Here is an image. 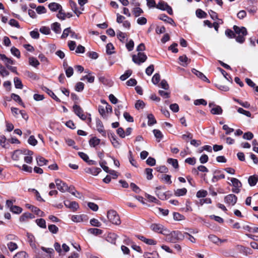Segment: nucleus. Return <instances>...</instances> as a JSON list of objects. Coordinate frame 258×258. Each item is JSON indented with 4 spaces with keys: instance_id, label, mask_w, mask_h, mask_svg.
<instances>
[{
    "instance_id": "1",
    "label": "nucleus",
    "mask_w": 258,
    "mask_h": 258,
    "mask_svg": "<svg viewBox=\"0 0 258 258\" xmlns=\"http://www.w3.org/2000/svg\"><path fill=\"white\" fill-rule=\"evenodd\" d=\"M166 236V240L171 243H176L178 240H182L184 239L183 235L181 232L178 231H173Z\"/></svg>"
},
{
    "instance_id": "2",
    "label": "nucleus",
    "mask_w": 258,
    "mask_h": 258,
    "mask_svg": "<svg viewBox=\"0 0 258 258\" xmlns=\"http://www.w3.org/2000/svg\"><path fill=\"white\" fill-rule=\"evenodd\" d=\"M107 216L109 221L113 224L118 225L121 223L120 217L115 211L113 210L108 211Z\"/></svg>"
},
{
    "instance_id": "3",
    "label": "nucleus",
    "mask_w": 258,
    "mask_h": 258,
    "mask_svg": "<svg viewBox=\"0 0 258 258\" xmlns=\"http://www.w3.org/2000/svg\"><path fill=\"white\" fill-rule=\"evenodd\" d=\"M150 228L153 231L163 235H168V233L169 232V231L167 228L160 224H152Z\"/></svg>"
},
{
    "instance_id": "4",
    "label": "nucleus",
    "mask_w": 258,
    "mask_h": 258,
    "mask_svg": "<svg viewBox=\"0 0 258 258\" xmlns=\"http://www.w3.org/2000/svg\"><path fill=\"white\" fill-rule=\"evenodd\" d=\"M147 59V55L144 53L139 52L137 55L132 56V60L134 63L140 65L144 62Z\"/></svg>"
},
{
    "instance_id": "5",
    "label": "nucleus",
    "mask_w": 258,
    "mask_h": 258,
    "mask_svg": "<svg viewBox=\"0 0 258 258\" xmlns=\"http://www.w3.org/2000/svg\"><path fill=\"white\" fill-rule=\"evenodd\" d=\"M157 9L166 11L170 15L173 14V11L171 7L169 6L167 3L164 2L163 1H160L156 7Z\"/></svg>"
},
{
    "instance_id": "6",
    "label": "nucleus",
    "mask_w": 258,
    "mask_h": 258,
    "mask_svg": "<svg viewBox=\"0 0 258 258\" xmlns=\"http://www.w3.org/2000/svg\"><path fill=\"white\" fill-rule=\"evenodd\" d=\"M230 181L232 183L233 188L232 189L233 192L238 194L240 191V188L242 186L241 182L236 178H231Z\"/></svg>"
},
{
    "instance_id": "7",
    "label": "nucleus",
    "mask_w": 258,
    "mask_h": 258,
    "mask_svg": "<svg viewBox=\"0 0 258 258\" xmlns=\"http://www.w3.org/2000/svg\"><path fill=\"white\" fill-rule=\"evenodd\" d=\"M55 182L57 189L61 192H64L70 189L65 182L59 179H56Z\"/></svg>"
},
{
    "instance_id": "8",
    "label": "nucleus",
    "mask_w": 258,
    "mask_h": 258,
    "mask_svg": "<svg viewBox=\"0 0 258 258\" xmlns=\"http://www.w3.org/2000/svg\"><path fill=\"white\" fill-rule=\"evenodd\" d=\"M73 108L75 113L81 119L84 120L87 118L86 115L84 113L83 109L80 106L75 104Z\"/></svg>"
},
{
    "instance_id": "9",
    "label": "nucleus",
    "mask_w": 258,
    "mask_h": 258,
    "mask_svg": "<svg viewBox=\"0 0 258 258\" xmlns=\"http://www.w3.org/2000/svg\"><path fill=\"white\" fill-rule=\"evenodd\" d=\"M237 200V197L233 194H229L224 198V202L228 205L234 206Z\"/></svg>"
},
{
    "instance_id": "10",
    "label": "nucleus",
    "mask_w": 258,
    "mask_h": 258,
    "mask_svg": "<svg viewBox=\"0 0 258 258\" xmlns=\"http://www.w3.org/2000/svg\"><path fill=\"white\" fill-rule=\"evenodd\" d=\"M96 126L97 131L104 137H106V131L104 129V126L102 121L99 119L96 120Z\"/></svg>"
},
{
    "instance_id": "11",
    "label": "nucleus",
    "mask_w": 258,
    "mask_h": 258,
    "mask_svg": "<svg viewBox=\"0 0 258 258\" xmlns=\"http://www.w3.org/2000/svg\"><path fill=\"white\" fill-rule=\"evenodd\" d=\"M0 59L4 62L7 68L11 66V65L14 64L15 63L14 60L11 58L8 57L4 54H0Z\"/></svg>"
},
{
    "instance_id": "12",
    "label": "nucleus",
    "mask_w": 258,
    "mask_h": 258,
    "mask_svg": "<svg viewBox=\"0 0 258 258\" xmlns=\"http://www.w3.org/2000/svg\"><path fill=\"white\" fill-rule=\"evenodd\" d=\"M64 204L66 207L71 209L74 211H76L79 208L78 204L75 201L71 202L67 200L64 202Z\"/></svg>"
},
{
    "instance_id": "13",
    "label": "nucleus",
    "mask_w": 258,
    "mask_h": 258,
    "mask_svg": "<svg viewBox=\"0 0 258 258\" xmlns=\"http://www.w3.org/2000/svg\"><path fill=\"white\" fill-rule=\"evenodd\" d=\"M137 237L139 239L141 240L147 244L153 245L157 244V241L153 239L147 238L144 236L140 235H137Z\"/></svg>"
},
{
    "instance_id": "14",
    "label": "nucleus",
    "mask_w": 258,
    "mask_h": 258,
    "mask_svg": "<svg viewBox=\"0 0 258 258\" xmlns=\"http://www.w3.org/2000/svg\"><path fill=\"white\" fill-rule=\"evenodd\" d=\"M233 29L238 35H246L247 32L246 29L244 27H239L236 25L234 26Z\"/></svg>"
},
{
    "instance_id": "15",
    "label": "nucleus",
    "mask_w": 258,
    "mask_h": 258,
    "mask_svg": "<svg viewBox=\"0 0 258 258\" xmlns=\"http://www.w3.org/2000/svg\"><path fill=\"white\" fill-rule=\"evenodd\" d=\"M213 176L212 181L213 182H216L221 179H224L225 178V175L221 173L220 171H215Z\"/></svg>"
},
{
    "instance_id": "16",
    "label": "nucleus",
    "mask_w": 258,
    "mask_h": 258,
    "mask_svg": "<svg viewBox=\"0 0 258 258\" xmlns=\"http://www.w3.org/2000/svg\"><path fill=\"white\" fill-rule=\"evenodd\" d=\"M179 60L181 62L180 64L184 67H187L190 62V59H188L185 55L180 56Z\"/></svg>"
},
{
    "instance_id": "17",
    "label": "nucleus",
    "mask_w": 258,
    "mask_h": 258,
    "mask_svg": "<svg viewBox=\"0 0 258 258\" xmlns=\"http://www.w3.org/2000/svg\"><path fill=\"white\" fill-rule=\"evenodd\" d=\"M159 19H160L165 22H167L169 24H170L171 25H172L173 26H175V22H174L172 18L168 17L167 15H166L165 14L161 15L159 16Z\"/></svg>"
},
{
    "instance_id": "18",
    "label": "nucleus",
    "mask_w": 258,
    "mask_h": 258,
    "mask_svg": "<svg viewBox=\"0 0 258 258\" xmlns=\"http://www.w3.org/2000/svg\"><path fill=\"white\" fill-rule=\"evenodd\" d=\"M117 237V235L115 233H109L106 237V240L110 243L115 244Z\"/></svg>"
},
{
    "instance_id": "19",
    "label": "nucleus",
    "mask_w": 258,
    "mask_h": 258,
    "mask_svg": "<svg viewBox=\"0 0 258 258\" xmlns=\"http://www.w3.org/2000/svg\"><path fill=\"white\" fill-rule=\"evenodd\" d=\"M100 140L96 137H92L89 141V144L91 147H96L100 143Z\"/></svg>"
},
{
    "instance_id": "20",
    "label": "nucleus",
    "mask_w": 258,
    "mask_h": 258,
    "mask_svg": "<svg viewBox=\"0 0 258 258\" xmlns=\"http://www.w3.org/2000/svg\"><path fill=\"white\" fill-rule=\"evenodd\" d=\"M192 73L202 80L209 82V80L202 72L194 69L192 70Z\"/></svg>"
},
{
    "instance_id": "21",
    "label": "nucleus",
    "mask_w": 258,
    "mask_h": 258,
    "mask_svg": "<svg viewBox=\"0 0 258 258\" xmlns=\"http://www.w3.org/2000/svg\"><path fill=\"white\" fill-rule=\"evenodd\" d=\"M223 110L222 108L217 105H214V107L211 109V113L213 114L220 115L222 113Z\"/></svg>"
},
{
    "instance_id": "22",
    "label": "nucleus",
    "mask_w": 258,
    "mask_h": 258,
    "mask_svg": "<svg viewBox=\"0 0 258 258\" xmlns=\"http://www.w3.org/2000/svg\"><path fill=\"white\" fill-rule=\"evenodd\" d=\"M101 171V169L98 167L89 168L86 170V172L95 176L97 175Z\"/></svg>"
},
{
    "instance_id": "23",
    "label": "nucleus",
    "mask_w": 258,
    "mask_h": 258,
    "mask_svg": "<svg viewBox=\"0 0 258 258\" xmlns=\"http://www.w3.org/2000/svg\"><path fill=\"white\" fill-rule=\"evenodd\" d=\"M162 188H163V187H162L161 186L157 187L156 188L155 192H156V195L158 196V197L160 199H161L162 200H164L166 199V195H165V194L164 192H162L160 191V190Z\"/></svg>"
},
{
    "instance_id": "24",
    "label": "nucleus",
    "mask_w": 258,
    "mask_h": 258,
    "mask_svg": "<svg viewBox=\"0 0 258 258\" xmlns=\"http://www.w3.org/2000/svg\"><path fill=\"white\" fill-rule=\"evenodd\" d=\"M49 9L53 12H55L57 10H59L61 8H62L60 5L56 3H52L49 4L48 5Z\"/></svg>"
},
{
    "instance_id": "25",
    "label": "nucleus",
    "mask_w": 258,
    "mask_h": 258,
    "mask_svg": "<svg viewBox=\"0 0 258 258\" xmlns=\"http://www.w3.org/2000/svg\"><path fill=\"white\" fill-rule=\"evenodd\" d=\"M52 30L56 34H59L61 32L60 24L58 22H55L51 24Z\"/></svg>"
},
{
    "instance_id": "26",
    "label": "nucleus",
    "mask_w": 258,
    "mask_h": 258,
    "mask_svg": "<svg viewBox=\"0 0 258 258\" xmlns=\"http://www.w3.org/2000/svg\"><path fill=\"white\" fill-rule=\"evenodd\" d=\"M99 164L100 166L102 168V169L107 173H109V174H113V173H115V171L113 170H110L107 166H106V162L105 161H102L99 162Z\"/></svg>"
},
{
    "instance_id": "27",
    "label": "nucleus",
    "mask_w": 258,
    "mask_h": 258,
    "mask_svg": "<svg viewBox=\"0 0 258 258\" xmlns=\"http://www.w3.org/2000/svg\"><path fill=\"white\" fill-rule=\"evenodd\" d=\"M258 181V176L257 175L250 176L248 179V182L250 186L255 185Z\"/></svg>"
},
{
    "instance_id": "28",
    "label": "nucleus",
    "mask_w": 258,
    "mask_h": 258,
    "mask_svg": "<svg viewBox=\"0 0 258 258\" xmlns=\"http://www.w3.org/2000/svg\"><path fill=\"white\" fill-rule=\"evenodd\" d=\"M34 216L33 214L30 213H25L22 215L20 218V221L21 222H24L28 219H33Z\"/></svg>"
},
{
    "instance_id": "29",
    "label": "nucleus",
    "mask_w": 258,
    "mask_h": 258,
    "mask_svg": "<svg viewBox=\"0 0 258 258\" xmlns=\"http://www.w3.org/2000/svg\"><path fill=\"white\" fill-rule=\"evenodd\" d=\"M186 192L187 189L185 188H178L174 190V195L177 197L184 196Z\"/></svg>"
},
{
    "instance_id": "30",
    "label": "nucleus",
    "mask_w": 258,
    "mask_h": 258,
    "mask_svg": "<svg viewBox=\"0 0 258 258\" xmlns=\"http://www.w3.org/2000/svg\"><path fill=\"white\" fill-rule=\"evenodd\" d=\"M27 236L28 239V242H29L31 246L33 248H35L36 244L35 243L34 236L32 234L29 233H27Z\"/></svg>"
},
{
    "instance_id": "31",
    "label": "nucleus",
    "mask_w": 258,
    "mask_h": 258,
    "mask_svg": "<svg viewBox=\"0 0 258 258\" xmlns=\"http://www.w3.org/2000/svg\"><path fill=\"white\" fill-rule=\"evenodd\" d=\"M36 161L39 166H42L46 165L48 163V160L41 156H38L36 157Z\"/></svg>"
},
{
    "instance_id": "32",
    "label": "nucleus",
    "mask_w": 258,
    "mask_h": 258,
    "mask_svg": "<svg viewBox=\"0 0 258 258\" xmlns=\"http://www.w3.org/2000/svg\"><path fill=\"white\" fill-rule=\"evenodd\" d=\"M144 258H159L158 253L155 252H145L143 254Z\"/></svg>"
},
{
    "instance_id": "33",
    "label": "nucleus",
    "mask_w": 258,
    "mask_h": 258,
    "mask_svg": "<svg viewBox=\"0 0 258 258\" xmlns=\"http://www.w3.org/2000/svg\"><path fill=\"white\" fill-rule=\"evenodd\" d=\"M147 118L148 119V125L151 126V125L156 123V120L152 114H151V113L149 114L147 116Z\"/></svg>"
},
{
    "instance_id": "34",
    "label": "nucleus",
    "mask_w": 258,
    "mask_h": 258,
    "mask_svg": "<svg viewBox=\"0 0 258 258\" xmlns=\"http://www.w3.org/2000/svg\"><path fill=\"white\" fill-rule=\"evenodd\" d=\"M208 238L214 243L217 245H219V241L220 239L217 237L216 235L214 234H210L208 236Z\"/></svg>"
},
{
    "instance_id": "35",
    "label": "nucleus",
    "mask_w": 258,
    "mask_h": 258,
    "mask_svg": "<svg viewBox=\"0 0 258 258\" xmlns=\"http://www.w3.org/2000/svg\"><path fill=\"white\" fill-rule=\"evenodd\" d=\"M36 223L38 226L42 228H46V222L45 220L42 218L36 219Z\"/></svg>"
},
{
    "instance_id": "36",
    "label": "nucleus",
    "mask_w": 258,
    "mask_h": 258,
    "mask_svg": "<svg viewBox=\"0 0 258 258\" xmlns=\"http://www.w3.org/2000/svg\"><path fill=\"white\" fill-rule=\"evenodd\" d=\"M29 64L34 67H37L39 65L38 60L34 57H30L29 58Z\"/></svg>"
},
{
    "instance_id": "37",
    "label": "nucleus",
    "mask_w": 258,
    "mask_h": 258,
    "mask_svg": "<svg viewBox=\"0 0 258 258\" xmlns=\"http://www.w3.org/2000/svg\"><path fill=\"white\" fill-rule=\"evenodd\" d=\"M153 132L155 137L157 140H158V142H160L163 138V135L161 131L155 129L153 131Z\"/></svg>"
},
{
    "instance_id": "38",
    "label": "nucleus",
    "mask_w": 258,
    "mask_h": 258,
    "mask_svg": "<svg viewBox=\"0 0 258 258\" xmlns=\"http://www.w3.org/2000/svg\"><path fill=\"white\" fill-rule=\"evenodd\" d=\"M14 82L15 86L17 89H22L23 84L22 83L21 81L18 77H15L14 79Z\"/></svg>"
},
{
    "instance_id": "39",
    "label": "nucleus",
    "mask_w": 258,
    "mask_h": 258,
    "mask_svg": "<svg viewBox=\"0 0 258 258\" xmlns=\"http://www.w3.org/2000/svg\"><path fill=\"white\" fill-rule=\"evenodd\" d=\"M167 162L169 164L172 165V166L174 168L177 169L178 168V163L177 160L172 158H168L167 159Z\"/></svg>"
},
{
    "instance_id": "40",
    "label": "nucleus",
    "mask_w": 258,
    "mask_h": 258,
    "mask_svg": "<svg viewBox=\"0 0 258 258\" xmlns=\"http://www.w3.org/2000/svg\"><path fill=\"white\" fill-rule=\"evenodd\" d=\"M71 5L73 12L78 17H79V16L82 14V12L78 10L76 4L75 3L72 2Z\"/></svg>"
},
{
    "instance_id": "41",
    "label": "nucleus",
    "mask_w": 258,
    "mask_h": 258,
    "mask_svg": "<svg viewBox=\"0 0 258 258\" xmlns=\"http://www.w3.org/2000/svg\"><path fill=\"white\" fill-rule=\"evenodd\" d=\"M132 74V71L130 70H127L120 77V79L121 81H124L127 78L130 77Z\"/></svg>"
},
{
    "instance_id": "42",
    "label": "nucleus",
    "mask_w": 258,
    "mask_h": 258,
    "mask_svg": "<svg viewBox=\"0 0 258 258\" xmlns=\"http://www.w3.org/2000/svg\"><path fill=\"white\" fill-rule=\"evenodd\" d=\"M0 74L3 77L7 76L9 75L8 71L1 63H0Z\"/></svg>"
},
{
    "instance_id": "43",
    "label": "nucleus",
    "mask_w": 258,
    "mask_h": 258,
    "mask_svg": "<svg viewBox=\"0 0 258 258\" xmlns=\"http://www.w3.org/2000/svg\"><path fill=\"white\" fill-rule=\"evenodd\" d=\"M161 179L166 183L170 184L172 183L171 180V176L167 174H163L161 177Z\"/></svg>"
},
{
    "instance_id": "44",
    "label": "nucleus",
    "mask_w": 258,
    "mask_h": 258,
    "mask_svg": "<svg viewBox=\"0 0 258 258\" xmlns=\"http://www.w3.org/2000/svg\"><path fill=\"white\" fill-rule=\"evenodd\" d=\"M85 79H86L88 81V82L92 83L94 82L95 80V77L91 75H86L83 76L81 79V80L84 81Z\"/></svg>"
},
{
    "instance_id": "45",
    "label": "nucleus",
    "mask_w": 258,
    "mask_h": 258,
    "mask_svg": "<svg viewBox=\"0 0 258 258\" xmlns=\"http://www.w3.org/2000/svg\"><path fill=\"white\" fill-rule=\"evenodd\" d=\"M133 14L136 17H139L142 13H143V11L140 7L135 8L133 10Z\"/></svg>"
},
{
    "instance_id": "46",
    "label": "nucleus",
    "mask_w": 258,
    "mask_h": 258,
    "mask_svg": "<svg viewBox=\"0 0 258 258\" xmlns=\"http://www.w3.org/2000/svg\"><path fill=\"white\" fill-rule=\"evenodd\" d=\"M196 16L199 18H205L207 17V14L201 9H198L196 11Z\"/></svg>"
},
{
    "instance_id": "47",
    "label": "nucleus",
    "mask_w": 258,
    "mask_h": 258,
    "mask_svg": "<svg viewBox=\"0 0 258 258\" xmlns=\"http://www.w3.org/2000/svg\"><path fill=\"white\" fill-rule=\"evenodd\" d=\"M48 230L53 234H56L58 231V228L54 224H51L48 226Z\"/></svg>"
},
{
    "instance_id": "48",
    "label": "nucleus",
    "mask_w": 258,
    "mask_h": 258,
    "mask_svg": "<svg viewBox=\"0 0 258 258\" xmlns=\"http://www.w3.org/2000/svg\"><path fill=\"white\" fill-rule=\"evenodd\" d=\"M110 141L114 147L116 148L119 147L120 143L117 140L114 135H112Z\"/></svg>"
},
{
    "instance_id": "49",
    "label": "nucleus",
    "mask_w": 258,
    "mask_h": 258,
    "mask_svg": "<svg viewBox=\"0 0 258 258\" xmlns=\"http://www.w3.org/2000/svg\"><path fill=\"white\" fill-rule=\"evenodd\" d=\"M145 106V103L141 100H138L135 105V108L139 110L140 109H143Z\"/></svg>"
},
{
    "instance_id": "50",
    "label": "nucleus",
    "mask_w": 258,
    "mask_h": 258,
    "mask_svg": "<svg viewBox=\"0 0 258 258\" xmlns=\"http://www.w3.org/2000/svg\"><path fill=\"white\" fill-rule=\"evenodd\" d=\"M12 54L17 57V58L20 57V52L18 49L15 47H12L11 49Z\"/></svg>"
},
{
    "instance_id": "51",
    "label": "nucleus",
    "mask_w": 258,
    "mask_h": 258,
    "mask_svg": "<svg viewBox=\"0 0 258 258\" xmlns=\"http://www.w3.org/2000/svg\"><path fill=\"white\" fill-rule=\"evenodd\" d=\"M182 235H183L184 238L185 237L187 238L190 242L192 243H196V239L194 236L191 235L189 233L187 232H184L182 233Z\"/></svg>"
},
{
    "instance_id": "52",
    "label": "nucleus",
    "mask_w": 258,
    "mask_h": 258,
    "mask_svg": "<svg viewBox=\"0 0 258 258\" xmlns=\"http://www.w3.org/2000/svg\"><path fill=\"white\" fill-rule=\"evenodd\" d=\"M46 92L54 100L57 102H60V99L54 94V93L49 89L45 88Z\"/></svg>"
},
{
    "instance_id": "53",
    "label": "nucleus",
    "mask_w": 258,
    "mask_h": 258,
    "mask_svg": "<svg viewBox=\"0 0 258 258\" xmlns=\"http://www.w3.org/2000/svg\"><path fill=\"white\" fill-rule=\"evenodd\" d=\"M10 210L15 214H20L22 212V209L19 206H14L13 207H11Z\"/></svg>"
},
{
    "instance_id": "54",
    "label": "nucleus",
    "mask_w": 258,
    "mask_h": 258,
    "mask_svg": "<svg viewBox=\"0 0 258 258\" xmlns=\"http://www.w3.org/2000/svg\"><path fill=\"white\" fill-rule=\"evenodd\" d=\"M194 104L195 105H203L204 106H206L207 104V102L206 100H205L204 99H196L194 101Z\"/></svg>"
},
{
    "instance_id": "55",
    "label": "nucleus",
    "mask_w": 258,
    "mask_h": 258,
    "mask_svg": "<svg viewBox=\"0 0 258 258\" xmlns=\"http://www.w3.org/2000/svg\"><path fill=\"white\" fill-rule=\"evenodd\" d=\"M88 231L93 234L98 235L102 233V231L101 229L97 228H90L88 230Z\"/></svg>"
},
{
    "instance_id": "56",
    "label": "nucleus",
    "mask_w": 258,
    "mask_h": 258,
    "mask_svg": "<svg viewBox=\"0 0 258 258\" xmlns=\"http://www.w3.org/2000/svg\"><path fill=\"white\" fill-rule=\"evenodd\" d=\"M160 80V76L159 74L156 73L152 79V83L155 84L157 85L159 82Z\"/></svg>"
},
{
    "instance_id": "57",
    "label": "nucleus",
    "mask_w": 258,
    "mask_h": 258,
    "mask_svg": "<svg viewBox=\"0 0 258 258\" xmlns=\"http://www.w3.org/2000/svg\"><path fill=\"white\" fill-rule=\"evenodd\" d=\"M116 36L117 38L121 42H123L126 37V34L120 31L117 32Z\"/></svg>"
},
{
    "instance_id": "58",
    "label": "nucleus",
    "mask_w": 258,
    "mask_h": 258,
    "mask_svg": "<svg viewBox=\"0 0 258 258\" xmlns=\"http://www.w3.org/2000/svg\"><path fill=\"white\" fill-rule=\"evenodd\" d=\"M71 30V27H68V28H66L63 31L62 34L61 36V38H62V39L66 38L70 35Z\"/></svg>"
},
{
    "instance_id": "59",
    "label": "nucleus",
    "mask_w": 258,
    "mask_h": 258,
    "mask_svg": "<svg viewBox=\"0 0 258 258\" xmlns=\"http://www.w3.org/2000/svg\"><path fill=\"white\" fill-rule=\"evenodd\" d=\"M31 37L33 39H38L39 37V33L38 29H36L30 32Z\"/></svg>"
},
{
    "instance_id": "60",
    "label": "nucleus",
    "mask_w": 258,
    "mask_h": 258,
    "mask_svg": "<svg viewBox=\"0 0 258 258\" xmlns=\"http://www.w3.org/2000/svg\"><path fill=\"white\" fill-rule=\"evenodd\" d=\"M106 53L108 54H111L113 53V50L114 49V46L111 43H108L106 46Z\"/></svg>"
},
{
    "instance_id": "61",
    "label": "nucleus",
    "mask_w": 258,
    "mask_h": 258,
    "mask_svg": "<svg viewBox=\"0 0 258 258\" xmlns=\"http://www.w3.org/2000/svg\"><path fill=\"white\" fill-rule=\"evenodd\" d=\"M40 32L44 34L48 35L50 33V30L49 27L46 26H42L40 28Z\"/></svg>"
},
{
    "instance_id": "62",
    "label": "nucleus",
    "mask_w": 258,
    "mask_h": 258,
    "mask_svg": "<svg viewBox=\"0 0 258 258\" xmlns=\"http://www.w3.org/2000/svg\"><path fill=\"white\" fill-rule=\"evenodd\" d=\"M90 223L93 226L100 227L101 226V223L97 219L94 218L91 219Z\"/></svg>"
},
{
    "instance_id": "63",
    "label": "nucleus",
    "mask_w": 258,
    "mask_h": 258,
    "mask_svg": "<svg viewBox=\"0 0 258 258\" xmlns=\"http://www.w3.org/2000/svg\"><path fill=\"white\" fill-rule=\"evenodd\" d=\"M7 246L11 251H13L18 248L17 244L16 243L12 242L8 243Z\"/></svg>"
},
{
    "instance_id": "64",
    "label": "nucleus",
    "mask_w": 258,
    "mask_h": 258,
    "mask_svg": "<svg viewBox=\"0 0 258 258\" xmlns=\"http://www.w3.org/2000/svg\"><path fill=\"white\" fill-rule=\"evenodd\" d=\"M28 143L32 146H35L37 144V141L35 138L34 136H31L28 140Z\"/></svg>"
}]
</instances>
